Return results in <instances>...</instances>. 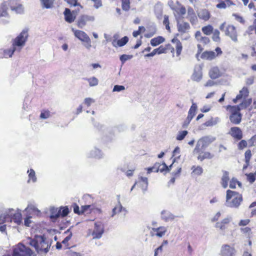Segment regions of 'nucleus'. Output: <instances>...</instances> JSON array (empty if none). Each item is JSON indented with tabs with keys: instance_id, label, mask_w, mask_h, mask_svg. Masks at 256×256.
Listing matches in <instances>:
<instances>
[{
	"instance_id": "f257e3e1",
	"label": "nucleus",
	"mask_w": 256,
	"mask_h": 256,
	"mask_svg": "<svg viewBox=\"0 0 256 256\" xmlns=\"http://www.w3.org/2000/svg\"><path fill=\"white\" fill-rule=\"evenodd\" d=\"M252 103V98L245 100L242 101L238 105L231 106L228 105L226 108L230 114V122L234 124H238L240 123L242 119V114L240 112L242 110L246 109Z\"/></svg>"
},
{
	"instance_id": "f03ea898",
	"label": "nucleus",
	"mask_w": 256,
	"mask_h": 256,
	"mask_svg": "<svg viewBox=\"0 0 256 256\" xmlns=\"http://www.w3.org/2000/svg\"><path fill=\"white\" fill-rule=\"evenodd\" d=\"M28 36V29H24L12 40V48L6 49L3 50V57L10 58L14 52L18 48L19 50L25 45Z\"/></svg>"
},
{
	"instance_id": "7ed1b4c3",
	"label": "nucleus",
	"mask_w": 256,
	"mask_h": 256,
	"mask_svg": "<svg viewBox=\"0 0 256 256\" xmlns=\"http://www.w3.org/2000/svg\"><path fill=\"white\" fill-rule=\"evenodd\" d=\"M173 46L170 44L161 45L158 48L159 54L170 52L172 57H180L182 54L183 46L182 42L176 38L171 40Z\"/></svg>"
},
{
	"instance_id": "20e7f679",
	"label": "nucleus",
	"mask_w": 256,
	"mask_h": 256,
	"mask_svg": "<svg viewBox=\"0 0 256 256\" xmlns=\"http://www.w3.org/2000/svg\"><path fill=\"white\" fill-rule=\"evenodd\" d=\"M30 244L34 247L38 252H48L50 246L44 236H36L33 238H30Z\"/></svg>"
},
{
	"instance_id": "39448f33",
	"label": "nucleus",
	"mask_w": 256,
	"mask_h": 256,
	"mask_svg": "<svg viewBox=\"0 0 256 256\" xmlns=\"http://www.w3.org/2000/svg\"><path fill=\"white\" fill-rule=\"evenodd\" d=\"M242 200V196L239 192L230 190H226V202L228 206L238 208Z\"/></svg>"
},
{
	"instance_id": "423d86ee",
	"label": "nucleus",
	"mask_w": 256,
	"mask_h": 256,
	"mask_svg": "<svg viewBox=\"0 0 256 256\" xmlns=\"http://www.w3.org/2000/svg\"><path fill=\"white\" fill-rule=\"evenodd\" d=\"M198 53L197 54H201L200 58L202 59L207 60H212L216 58L217 56L222 54V52L220 47H216L215 48L214 52L212 50H206L202 52L204 50V48L200 44H198Z\"/></svg>"
},
{
	"instance_id": "0eeeda50",
	"label": "nucleus",
	"mask_w": 256,
	"mask_h": 256,
	"mask_svg": "<svg viewBox=\"0 0 256 256\" xmlns=\"http://www.w3.org/2000/svg\"><path fill=\"white\" fill-rule=\"evenodd\" d=\"M6 256H36V254L30 248L19 243L14 248L12 254Z\"/></svg>"
},
{
	"instance_id": "6e6552de",
	"label": "nucleus",
	"mask_w": 256,
	"mask_h": 256,
	"mask_svg": "<svg viewBox=\"0 0 256 256\" xmlns=\"http://www.w3.org/2000/svg\"><path fill=\"white\" fill-rule=\"evenodd\" d=\"M226 23H222L220 26V29L221 30H224L226 36L230 37L231 40L234 42H237L238 39V32L236 28L232 24H228L224 29Z\"/></svg>"
},
{
	"instance_id": "1a4fd4ad",
	"label": "nucleus",
	"mask_w": 256,
	"mask_h": 256,
	"mask_svg": "<svg viewBox=\"0 0 256 256\" xmlns=\"http://www.w3.org/2000/svg\"><path fill=\"white\" fill-rule=\"evenodd\" d=\"M104 232V226L103 224L98 222L94 224V230H89L88 235L92 236L93 238H100L102 237Z\"/></svg>"
},
{
	"instance_id": "9d476101",
	"label": "nucleus",
	"mask_w": 256,
	"mask_h": 256,
	"mask_svg": "<svg viewBox=\"0 0 256 256\" xmlns=\"http://www.w3.org/2000/svg\"><path fill=\"white\" fill-rule=\"evenodd\" d=\"M74 36L82 42L86 43V47L87 48H90L91 46V40L88 34L84 31L75 30L74 28L72 29Z\"/></svg>"
},
{
	"instance_id": "9b49d317",
	"label": "nucleus",
	"mask_w": 256,
	"mask_h": 256,
	"mask_svg": "<svg viewBox=\"0 0 256 256\" xmlns=\"http://www.w3.org/2000/svg\"><path fill=\"white\" fill-rule=\"evenodd\" d=\"M212 140L208 136H204L198 140L194 149L195 152H201L204 150L212 142Z\"/></svg>"
},
{
	"instance_id": "f8f14e48",
	"label": "nucleus",
	"mask_w": 256,
	"mask_h": 256,
	"mask_svg": "<svg viewBox=\"0 0 256 256\" xmlns=\"http://www.w3.org/2000/svg\"><path fill=\"white\" fill-rule=\"evenodd\" d=\"M16 3L15 0L4 2L0 6V17L7 16H8V10L10 6L12 10H16V7L13 5Z\"/></svg>"
},
{
	"instance_id": "ddd939ff",
	"label": "nucleus",
	"mask_w": 256,
	"mask_h": 256,
	"mask_svg": "<svg viewBox=\"0 0 256 256\" xmlns=\"http://www.w3.org/2000/svg\"><path fill=\"white\" fill-rule=\"evenodd\" d=\"M94 20V17L92 16L82 14L78 18L76 24L79 28H82L87 24L92 22Z\"/></svg>"
},
{
	"instance_id": "4468645a",
	"label": "nucleus",
	"mask_w": 256,
	"mask_h": 256,
	"mask_svg": "<svg viewBox=\"0 0 256 256\" xmlns=\"http://www.w3.org/2000/svg\"><path fill=\"white\" fill-rule=\"evenodd\" d=\"M228 134L234 140L237 141L241 140L243 136L242 130L237 126L232 127Z\"/></svg>"
},
{
	"instance_id": "2eb2a0df",
	"label": "nucleus",
	"mask_w": 256,
	"mask_h": 256,
	"mask_svg": "<svg viewBox=\"0 0 256 256\" xmlns=\"http://www.w3.org/2000/svg\"><path fill=\"white\" fill-rule=\"evenodd\" d=\"M236 250L234 247L230 246L228 244H223L220 250L222 256H234Z\"/></svg>"
},
{
	"instance_id": "dca6fc26",
	"label": "nucleus",
	"mask_w": 256,
	"mask_h": 256,
	"mask_svg": "<svg viewBox=\"0 0 256 256\" xmlns=\"http://www.w3.org/2000/svg\"><path fill=\"white\" fill-rule=\"evenodd\" d=\"M81 212H82V214L86 213L90 214L92 212L100 214L102 212V210L100 208H96L94 204H88L81 206Z\"/></svg>"
},
{
	"instance_id": "f3484780",
	"label": "nucleus",
	"mask_w": 256,
	"mask_h": 256,
	"mask_svg": "<svg viewBox=\"0 0 256 256\" xmlns=\"http://www.w3.org/2000/svg\"><path fill=\"white\" fill-rule=\"evenodd\" d=\"M249 91L246 87H243L240 90L239 93L237 94L236 97L232 99L233 103L236 104L238 101L242 100V101L245 100H248L246 98L248 96Z\"/></svg>"
},
{
	"instance_id": "a211bd4d",
	"label": "nucleus",
	"mask_w": 256,
	"mask_h": 256,
	"mask_svg": "<svg viewBox=\"0 0 256 256\" xmlns=\"http://www.w3.org/2000/svg\"><path fill=\"white\" fill-rule=\"evenodd\" d=\"M118 34H114L113 36V38L112 40V44L114 47H121L124 46L128 41V36H125L120 40H118Z\"/></svg>"
},
{
	"instance_id": "6ab92c4d",
	"label": "nucleus",
	"mask_w": 256,
	"mask_h": 256,
	"mask_svg": "<svg viewBox=\"0 0 256 256\" xmlns=\"http://www.w3.org/2000/svg\"><path fill=\"white\" fill-rule=\"evenodd\" d=\"M231 221V218L227 217L224 218L221 221L217 222L215 224V227L218 228L222 232H224L226 229H228Z\"/></svg>"
},
{
	"instance_id": "aec40b11",
	"label": "nucleus",
	"mask_w": 256,
	"mask_h": 256,
	"mask_svg": "<svg viewBox=\"0 0 256 256\" xmlns=\"http://www.w3.org/2000/svg\"><path fill=\"white\" fill-rule=\"evenodd\" d=\"M176 26L178 32L182 34L188 32L190 29V24L184 21L178 22Z\"/></svg>"
},
{
	"instance_id": "412c9836",
	"label": "nucleus",
	"mask_w": 256,
	"mask_h": 256,
	"mask_svg": "<svg viewBox=\"0 0 256 256\" xmlns=\"http://www.w3.org/2000/svg\"><path fill=\"white\" fill-rule=\"evenodd\" d=\"M136 185L139 186L142 190H146L148 186V178L142 176L132 186L130 190H132Z\"/></svg>"
},
{
	"instance_id": "4be33fe9",
	"label": "nucleus",
	"mask_w": 256,
	"mask_h": 256,
	"mask_svg": "<svg viewBox=\"0 0 256 256\" xmlns=\"http://www.w3.org/2000/svg\"><path fill=\"white\" fill-rule=\"evenodd\" d=\"M166 228L164 226H160L158 228H152L150 234L151 236H156L159 238L163 236L166 232Z\"/></svg>"
},
{
	"instance_id": "5701e85b",
	"label": "nucleus",
	"mask_w": 256,
	"mask_h": 256,
	"mask_svg": "<svg viewBox=\"0 0 256 256\" xmlns=\"http://www.w3.org/2000/svg\"><path fill=\"white\" fill-rule=\"evenodd\" d=\"M235 5V3L232 0H220L218 3L216 5V7L218 9H226L228 7Z\"/></svg>"
},
{
	"instance_id": "b1692460",
	"label": "nucleus",
	"mask_w": 256,
	"mask_h": 256,
	"mask_svg": "<svg viewBox=\"0 0 256 256\" xmlns=\"http://www.w3.org/2000/svg\"><path fill=\"white\" fill-rule=\"evenodd\" d=\"M187 18L192 24H196L198 21V18L194 10L191 7H189L188 8Z\"/></svg>"
},
{
	"instance_id": "393cba45",
	"label": "nucleus",
	"mask_w": 256,
	"mask_h": 256,
	"mask_svg": "<svg viewBox=\"0 0 256 256\" xmlns=\"http://www.w3.org/2000/svg\"><path fill=\"white\" fill-rule=\"evenodd\" d=\"M209 76L212 79H216L220 77L222 74L218 66L212 67L209 71Z\"/></svg>"
},
{
	"instance_id": "a878e982",
	"label": "nucleus",
	"mask_w": 256,
	"mask_h": 256,
	"mask_svg": "<svg viewBox=\"0 0 256 256\" xmlns=\"http://www.w3.org/2000/svg\"><path fill=\"white\" fill-rule=\"evenodd\" d=\"M198 154L197 158L198 160L202 162L205 159H211L214 157V154L209 152H196Z\"/></svg>"
},
{
	"instance_id": "bb28decb",
	"label": "nucleus",
	"mask_w": 256,
	"mask_h": 256,
	"mask_svg": "<svg viewBox=\"0 0 256 256\" xmlns=\"http://www.w3.org/2000/svg\"><path fill=\"white\" fill-rule=\"evenodd\" d=\"M64 16L66 21L68 23L72 22L76 18V16L72 13L70 10L68 8L65 9Z\"/></svg>"
},
{
	"instance_id": "cd10ccee",
	"label": "nucleus",
	"mask_w": 256,
	"mask_h": 256,
	"mask_svg": "<svg viewBox=\"0 0 256 256\" xmlns=\"http://www.w3.org/2000/svg\"><path fill=\"white\" fill-rule=\"evenodd\" d=\"M196 108V105L195 104H192L188 111V116H187V124L190 123V121L195 116Z\"/></svg>"
},
{
	"instance_id": "c85d7f7f",
	"label": "nucleus",
	"mask_w": 256,
	"mask_h": 256,
	"mask_svg": "<svg viewBox=\"0 0 256 256\" xmlns=\"http://www.w3.org/2000/svg\"><path fill=\"white\" fill-rule=\"evenodd\" d=\"M198 16L200 19L207 21L210 19V14L208 10L202 9L198 13Z\"/></svg>"
},
{
	"instance_id": "c756f323",
	"label": "nucleus",
	"mask_w": 256,
	"mask_h": 256,
	"mask_svg": "<svg viewBox=\"0 0 256 256\" xmlns=\"http://www.w3.org/2000/svg\"><path fill=\"white\" fill-rule=\"evenodd\" d=\"M165 41V38L162 36H158L151 39L150 43L153 46H156Z\"/></svg>"
},
{
	"instance_id": "7c9ffc66",
	"label": "nucleus",
	"mask_w": 256,
	"mask_h": 256,
	"mask_svg": "<svg viewBox=\"0 0 256 256\" xmlns=\"http://www.w3.org/2000/svg\"><path fill=\"white\" fill-rule=\"evenodd\" d=\"M230 180L229 173L228 172L223 171V176L222 178V185L224 188H226L228 186V182Z\"/></svg>"
},
{
	"instance_id": "2f4dec72",
	"label": "nucleus",
	"mask_w": 256,
	"mask_h": 256,
	"mask_svg": "<svg viewBox=\"0 0 256 256\" xmlns=\"http://www.w3.org/2000/svg\"><path fill=\"white\" fill-rule=\"evenodd\" d=\"M156 164H158V172H170V168H168V166L165 162H164L162 164L156 162Z\"/></svg>"
},
{
	"instance_id": "473e14b6",
	"label": "nucleus",
	"mask_w": 256,
	"mask_h": 256,
	"mask_svg": "<svg viewBox=\"0 0 256 256\" xmlns=\"http://www.w3.org/2000/svg\"><path fill=\"white\" fill-rule=\"evenodd\" d=\"M254 33L256 35V19L254 20L252 25L250 26L246 31V34L252 35Z\"/></svg>"
},
{
	"instance_id": "72a5a7b5",
	"label": "nucleus",
	"mask_w": 256,
	"mask_h": 256,
	"mask_svg": "<svg viewBox=\"0 0 256 256\" xmlns=\"http://www.w3.org/2000/svg\"><path fill=\"white\" fill-rule=\"evenodd\" d=\"M60 217V211L58 208H53L50 210V218L52 221H54Z\"/></svg>"
},
{
	"instance_id": "f704fd0d",
	"label": "nucleus",
	"mask_w": 256,
	"mask_h": 256,
	"mask_svg": "<svg viewBox=\"0 0 256 256\" xmlns=\"http://www.w3.org/2000/svg\"><path fill=\"white\" fill-rule=\"evenodd\" d=\"M42 8H52L55 0H40Z\"/></svg>"
},
{
	"instance_id": "c9c22d12",
	"label": "nucleus",
	"mask_w": 256,
	"mask_h": 256,
	"mask_svg": "<svg viewBox=\"0 0 256 256\" xmlns=\"http://www.w3.org/2000/svg\"><path fill=\"white\" fill-rule=\"evenodd\" d=\"M252 156V154L250 150H248L244 153V160L246 165L244 166V168H246L250 164V160Z\"/></svg>"
},
{
	"instance_id": "e433bc0d",
	"label": "nucleus",
	"mask_w": 256,
	"mask_h": 256,
	"mask_svg": "<svg viewBox=\"0 0 256 256\" xmlns=\"http://www.w3.org/2000/svg\"><path fill=\"white\" fill-rule=\"evenodd\" d=\"M191 170H192V174L194 176H200L203 172V169L200 166H193Z\"/></svg>"
},
{
	"instance_id": "4c0bfd02",
	"label": "nucleus",
	"mask_w": 256,
	"mask_h": 256,
	"mask_svg": "<svg viewBox=\"0 0 256 256\" xmlns=\"http://www.w3.org/2000/svg\"><path fill=\"white\" fill-rule=\"evenodd\" d=\"M12 220L16 224H20L22 222V214L20 212L14 213L12 217Z\"/></svg>"
},
{
	"instance_id": "58836bf2",
	"label": "nucleus",
	"mask_w": 256,
	"mask_h": 256,
	"mask_svg": "<svg viewBox=\"0 0 256 256\" xmlns=\"http://www.w3.org/2000/svg\"><path fill=\"white\" fill-rule=\"evenodd\" d=\"M202 30L204 34L209 36L212 34L214 30V28L212 25L208 24L206 26H203L202 28Z\"/></svg>"
},
{
	"instance_id": "ea45409f",
	"label": "nucleus",
	"mask_w": 256,
	"mask_h": 256,
	"mask_svg": "<svg viewBox=\"0 0 256 256\" xmlns=\"http://www.w3.org/2000/svg\"><path fill=\"white\" fill-rule=\"evenodd\" d=\"M126 212L124 208H123L122 204L120 203H118L113 209L112 210V216H113L117 214L122 212V210Z\"/></svg>"
},
{
	"instance_id": "a19ab883",
	"label": "nucleus",
	"mask_w": 256,
	"mask_h": 256,
	"mask_svg": "<svg viewBox=\"0 0 256 256\" xmlns=\"http://www.w3.org/2000/svg\"><path fill=\"white\" fill-rule=\"evenodd\" d=\"M212 34V40L213 41L216 42H220L221 40L220 31L216 29L213 30Z\"/></svg>"
},
{
	"instance_id": "79ce46f5",
	"label": "nucleus",
	"mask_w": 256,
	"mask_h": 256,
	"mask_svg": "<svg viewBox=\"0 0 256 256\" xmlns=\"http://www.w3.org/2000/svg\"><path fill=\"white\" fill-rule=\"evenodd\" d=\"M202 78V73L200 71L195 70L192 76V79L196 82H199Z\"/></svg>"
},
{
	"instance_id": "37998d69",
	"label": "nucleus",
	"mask_w": 256,
	"mask_h": 256,
	"mask_svg": "<svg viewBox=\"0 0 256 256\" xmlns=\"http://www.w3.org/2000/svg\"><path fill=\"white\" fill-rule=\"evenodd\" d=\"M122 8L124 11H128L130 8V0H121Z\"/></svg>"
},
{
	"instance_id": "c03bdc74",
	"label": "nucleus",
	"mask_w": 256,
	"mask_h": 256,
	"mask_svg": "<svg viewBox=\"0 0 256 256\" xmlns=\"http://www.w3.org/2000/svg\"><path fill=\"white\" fill-rule=\"evenodd\" d=\"M60 216L64 218L68 215L70 212L67 206H61L60 208Z\"/></svg>"
},
{
	"instance_id": "a18cd8bd",
	"label": "nucleus",
	"mask_w": 256,
	"mask_h": 256,
	"mask_svg": "<svg viewBox=\"0 0 256 256\" xmlns=\"http://www.w3.org/2000/svg\"><path fill=\"white\" fill-rule=\"evenodd\" d=\"M28 174V182L32 180L34 182L36 180V173L33 169H30L28 170L27 172Z\"/></svg>"
},
{
	"instance_id": "49530a36",
	"label": "nucleus",
	"mask_w": 256,
	"mask_h": 256,
	"mask_svg": "<svg viewBox=\"0 0 256 256\" xmlns=\"http://www.w3.org/2000/svg\"><path fill=\"white\" fill-rule=\"evenodd\" d=\"M236 184H238L240 187L242 186L241 182L238 181L236 178H232L230 181V187L231 188H235Z\"/></svg>"
},
{
	"instance_id": "de8ad7c7",
	"label": "nucleus",
	"mask_w": 256,
	"mask_h": 256,
	"mask_svg": "<svg viewBox=\"0 0 256 256\" xmlns=\"http://www.w3.org/2000/svg\"><path fill=\"white\" fill-rule=\"evenodd\" d=\"M247 180L250 184H252L256 180V175L255 172L254 173L250 172L249 174H246Z\"/></svg>"
},
{
	"instance_id": "09e8293b",
	"label": "nucleus",
	"mask_w": 256,
	"mask_h": 256,
	"mask_svg": "<svg viewBox=\"0 0 256 256\" xmlns=\"http://www.w3.org/2000/svg\"><path fill=\"white\" fill-rule=\"evenodd\" d=\"M89 82V84L90 86H94L98 85V80L96 77H92L86 79Z\"/></svg>"
},
{
	"instance_id": "8fccbe9b",
	"label": "nucleus",
	"mask_w": 256,
	"mask_h": 256,
	"mask_svg": "<svg viewBox=\"0 0 256 256\" xmlns=\"http://www.w3.org/2000/svg\"><path fill=\"white\" fill-rule=\"evenodd\" d=\"M188 132L187 130H182L179 132L176 136V140H182L185 136L188 134Z\"/></svg>"
},
{
	"instance_id": "3c124183",
	"label": "nucleus",
	"mask_w": 256,
	"mask_h": 256,
	"mask_svg": "<svg viewBox=\"0 0 256 256\" xmlns=\"http://www.w3.org/2000/svg\"><path fill=\"white\" fill-rule=\"evenodd\" d=\"M50 116V112L48 110H44L41 112L40 118L42 119H46Z\"/></svg>"
},
{
	"instance_id": "603ef678",
	"label": "nucleus",
	"mask_w": 256,
	"mask_h": 256,
	"mask_svg": "<svg viewBox=\"0 0 256 256\" xmlns=\"http://www.w3.org/2000/svg\"><path fill=\"white\" fill-rule=\"evenodd\" d=\"M157 166L158 164L156 162L152 166L146 168L145 170H146L147 174H150L152 172H158Z\"/></svg>"
},
{
	"instance_id": "864d4df0",
	"label": "nucleus",
	"mask_w": 256,
	"mask_h": 256,
	"mask_svg": "<svg viewBox=\"0 0 256 256\" xmlns=\"http://www.w3.org/2000/svg\"><path fill=\"white\" fill-rule=\"evenodd\" d=\"M248 146V142L246 140H241L238 144V149L242 150Z\"/></svg>"
},
{
	"instance_id": "5fc2aeb1",
	"label": "nucleus",
	"mask_w": 256,
	"mask_h": 256,
	"mask_svg": "<svg viewBox=\"0 0 256 256\" xmlns=\"http://www.w3.org/2000/svg\"><path fill=\"white\" fill-rule=\"evenodd\" d=\"M146 29L144 26H140L138 27V30H137L134 31L132 32V36L136 38L140 34L141 32H144Z\"/></svg>"
},
{
	"instance_id": "6e6d98bb",
	"label": "nucleus",
	"mask_w": 256,
	"mask_h": 256,
	"mask_svg": "<svg viewBox=\"0 0 256 256\" xmlns=\"http://www.w3.org/2000/svg\"><path fill=\"white\" fill-rule=\"evenodd\" d=\"M163 24L166 26V28L167 30H170V22H169V17L167 15H164V20Z\"/></svg>"
},
{
	"instance_id": "4d7b16f0",
	"label": "nucleus",
	"mask_w": 256,
	"mask_h": 256,
	"mask_svg": "<svg viewBox=\"0 0 256 256\" xmlns=\"http://www.w3.org/2000/svg\"><path fill=\"white\" fill-rule=\"evenodd\" d=\"M176 12L178 16L183 18V16L186 13V9L184 6H182Z\"/></svg>"
},
{
	"instance_id": "13d9d810",
	"label": "nucleus",
	"mask_w": 256,
	"mask_h": 256,
	"mask_svg": "<svg viewBox=\"0 0 256 256\" xmlns=\"http://www.w3.org/2000/svg\"><path fill=\"white\" fill-rule=\"evenodd\" d=\"M72 236V234H70L68 236L66 237L64 240L62 241V243L65 245L66 248H69L68 247V241L70 240Z\"/></svg>"
},
{
	"instance_id": "bf43d9fd",
	"label": "nucleus",
	"mask_w": 256,
	"mask_h": 256,
	"mask_svg": "<svg viewBox=\"0 0 256 256\" xmlns=\"http://www.w3.org/2000/svg\"><path fill=\"white\" fill-rule=\"evenodd\" d=\"M72 206L74 209V212L75 214H82V212H81V210H80L79 206L76 203H74L72 205Z\"/></svg>"
},
{
	"instance_id": "052dcab7",
	"label": "nucleus",
	"mask_w": 256,
	"mask_h": 256,
	"mask_svg": "<svg viewBox=\"0 0 256 256\" xmlns=\"http://www.w3.org/2000/svg\"><path fill=\"white\" fill-rule=\"evenodd\" d=\"M78 0H64L70 6H80V4L78 2Z\"/></svg>"
},
{
	"instance_id": "680f3d73",
	"label": "nucleus",
	"mask_w": 256,
	"mask_h": 256,
	"mask_svg": "<svg viewBox=\"0 0 256 256\" xmlns=\"http://www.w3.org/2000/svg\"><path fill=\"white\" fill-rule=\"evenodd\" d=\"M215 124V122L214 120L212 118H211L210 120L206 121L204 125L206 126H212Z\"/></svg>"
},
{
	"instance_id": "e2e57ef3",
	"label": "nucleus",
	"mask_w": 256,
	"mask_h": 256,
	"mask_svg": "<svg viewBox=\"0 0 256 256\" xmlns=\"http://www.w3.org/2000/svg\"><path fill=\"white\" fill-rule=\"evenodd\" d=\"M199 42H202L204 45H206L210 43V40L208 37L204 36Z\"/></svg>"
},
{
	"instance_id": "0e129e2a",
	"label": "nucleus",
	"mask_w": 256,
	"mask_h": 256,
	"mask_svg": "<svg viewBox=\"0 0 256 256\" xmlns=\"http://www.w3.org/2000/svg\"><path fill=\"white\" fill-rule=\"evenodd\" d=\"M94 102V100L93 99L88 98H85L84 102L85 104H86V106L88 107Z\"/></svg>"
},
{
	"instance_id": "69168bd1",
	"label": "nucleus",
	"mask_w": 256,
	"mask_h": 256,
	"mask_svg": "<svg viewBox=\"0 0 256 256\" xmlns=\"http://www.w3.org/2000/svg\"><path fill=\"white\" fill-rule=\"evenodd\" d=\"M94 2V6L98 8L102 6V2L101 0H92Z\"/></svg>"
},
{
	"instance_id": "338daca9",
	"label": "nucleus",
	"mask_w": 256,
	"mask_h": 256,
	"mask_svg": "<svg viewBox=\"0 0 256 256\" xmlns=\"http://www.w3.org/2000/svg\"><path fill=\"white\" fill-rule=\"evenodd\" d=\"M156 54H159L158 48L154 49L150 53L146 54V56L148 57H150L154 56Z\"/></svg>"
},
{
	"instance_id": "774afa93",
	"label": "nucleus",
	"mask_w": 256,
	"mask_h": 256,
	"mask_svg": "<svg viewBox=\"0 0 256 256\" xmlns=\"http://www.w3.org/2000/svg\"><path fill=\"white\" fill-rule=\"evenodd\" d=\"M250 222V220L248 219L242 220L238 224L240 226H245L248 224Z\"/></svg>"
}]
</instances>
